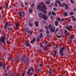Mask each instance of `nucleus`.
<instances>
[{"instance_id":"nucleus-1","label":"nucleus","mask_w":76,"mask_h":76,"mask_svg":"<svg viewBox=\"0 0 76 76\" xmlns=\"http://www.w3.org/2000/svg\"><path fill=\"white\" fill-rule=\"evenodd\" d=\"M38 16L39 17H40V18L43 19L45 20H48V16H46L45 15L43 14V13H39Z\"/></svg>"},{"instance_id":"nucleus-2","label":"nucleus","mask_w":76,"mask_h":76,"mask_svg":"<svg viewBox=\"0 0 76 76\" xmlns=\"http://www.w3.org/2000/svg\"><path fill=\"white\" fill-rule=\"evenodd\" d=\"M66 49V48L64 47H62L59 50L60 54L61 56H64V54H63V51Z\"/></svg>"},{"instance_id":"nucleus-3","label":"nucleus","mask_w":76,"mask_h":76,"mask_svg":"<svg viewBox=\"0 0 76 76\" xmlns=\"http://www.w3.org/2000/svg\"><path fill=\"white\" fill-rule=\"evenodd\" d=\"M48 28L50 30L51 32H54L55 31V28L53 27V26L51 24H50L48 26Z\"/></svg>"},{"instance_id":"nucleus-4","label":"nucleus","mask_w":76,"mask_h":76,"mask_svg":"<svg viewBox=\"0 0 76 76\" xmlns=\"http://www.w3.org/2000/svg\"><path fill=\"white\" fill-rule=\"evenodd\" d=\"M6 39V36H3L1 37V38L0 40L1 42H0V43H1V42H2L3 44H4V43H5V41L4 40H5Z\"/></svg>"},{"instance_id":"nucleus-5","label":"nucleus","mask_w":76,"mask_h":76,"mask_svg":"<svg viewBox=\"0 0 76 76\" xmlns=\"http://www.w3.org/2000/svg\"><path fill=\"white\" fill-rule=\"evenodd\" d=\"M37 10H42L43 9H44V7L41 6L40 4L38 5L37 7Z\"/></svg>"},{"instance_id":"nucleus-6","label":"nucleus","mask_w":76,"mask_h":76,"mask_svg":"<svg viewBox=\"0 0 76 76\" xmlns=\"http://www.w3.org/2000/svg\"><path fill=\"white\" fill-rule=\"evenodd\" d=\"M21 61H23L24 63H28V58L27 57H26L24 59L23 58L22 59Z\"/></svg>"},{"instance_id":"nucleus-7","label":"nucleus","mask_w":76,"mask_h":76,"mask_svg":"<svg viewBox=\"0 0 76 76\" xmlns=\"http://www.w3.org/2000/svg\"><path fill=\"white\" fill-rule=\"evenodd\" d=\"M40 4L41 5H42V6H43V8H44V10H47V8H46V6H45V4H44V3H43L42 2H41L40 3Z\"/></svg>"},{"instance_id":"nucleus-8","label":"nucleus","mask_w":76,"mask_h":76,"mask_svg":"<svg viewBox=\"0 0 76 76\" xmlns=\"http://www.w3.org/2000/svg\"><path fill=\"white\" fill-rule=\"evenodd\" d=\"M58 29H57V28H56V30L55 31V34L56 36L57 37V38H61V36H58L57 35V31H58Z\"/></svg>"},{"instance_id":"nucleus-9","label":"nucleus","mask_w":76,"mask_h":76,"mask_svg":"<svg viewBox=\"0 0 76 76\" xmlns=\"http://www.w3.org/2000/svg\"><path fill=\"white\" fill-rule=\"evenodd\" d=\"M55 2L56 3H58V4H59V6L60 7H63L62 5L61 4V2H60L59 1L56 0L55 1Z\"/></svg>"},{"instance_id":"nucleus-10","label":"nucleus","mask_w":76,"mask_h":76,"mask_svg":"<svg viewBox=\"0 0 76 76\" xmlns=\"http://www.w3.org/2000/svg\"><path fill=\"white\" fill-rule=\"evenodd\" d=\"M25 44L26 47H30L31 44L28 42H25Z\"/></svg>"},{"instance_id":"nucleus-11","label":"nucleus","mask_w":76,"mask_h":76,"mask_svg":"<svg viewBox=\"0 0 76 76\" xmlns=\"http://www.w3.org/2000/svg\"><path fill=\"white\" fill-rule=\"evenodd\" d=\"M39 24V23H38V21H35L34 23V25H35V26L36 27H38V26Z\"/></svg>"},{"instance_id":"nucleus-12","label":"nucleus","mask_w":76,"mask_h":76,"mask_svg":"<svg viewBox=\"0 0 76 76\" xmlns=\"http://www.w3.org/2000/svg\"><path fill=\"white\" fill-rule=\"evenodd\" d=\"M72 28V26H69V27H66V29L68 30V31H70Z\"/></svg>"},{"instance_id":"nucleus-13","label":"nucleus","mask_w":76,"mask_h":76,"mask_svg":"<svg viewBox=\"0 0 76 76\" xmlns=\"http://www.w3.org/2000/svg\"><path fill=\"white\" fill-rule=\"evenodd\" d=\"M55 25L57 26L58 25V22L57 21H56L54 23Z\"/></svg>"},{"instance_id":"nucleus-14","label":"nucleus","mask_w":76,"mask_h":76,"mask_svg":"<svg viewBox=\"0 0 76 76\" xmlns=\"http://www.w3.org/2000/svg\"><path fill=\"white\" fill-rule=\"evenodd\" d=\"M7 25H8V22H7L5 23L4 25V28L6 29V27H7Z\"/></svg>"},{"instance_id":"nucleus-15","label":"nucleus","mask_w":76,"mask_h":76,"mask_svg":"<svg viewBox=\"0 0 76 76\" xmlns=\"http://www.w3.org/2000/svg\"><path fill=\"white\" fill-rule=\"evenodd\" d=\"M56 54H57V52H56V51L54 50L53 51V56H55L56 55Z\"/></svg>"},{"instance_id":"nucleus-16","label":"nucleus","mask_w":76,"mask_h":76,"mask_svg":"<svg viewBox=\"0 0 76 76\" xmlns=\"http://www.w3.org/2000/svg\"><path fill=\"white\" fill-rule=\"evenodd\" d=\"M18 13L20 17L21 18H22V13H21V12H20V11H19Z\"/></svg>"},{"instance_id":"nucleus-17","label":"nucleus","mask_w":76,"mask_h":76,"mask_svg":"<svg viewBox=\"0 0 76 76\" xmlns=\"http://www.w3.org/2000/svg\"><path fill=\"white\" fill-rule=\"evenodd\" d=\"M63 15L64 16H67L68 15L67 13L66 12H64Z\"/></svg>"},{"instance_id":"nucleus-18","label":"nucleus","mask_w":76,"mask_h":76,"mask_svg":"<svg viewBox=\"0 0 76 76\" xmlns=\"http://www.w3.org/2000/svg\"><path fill=\"white\" fill-rule=\"evenodd\" d=\"M7 29L8 30V31H12L13 29H12V28H9L8 27H7Z\"/></svg>"},{"instance_id":"nucleus-19","label":"nucleus","mask_w":76,"mask_h":76,"mask_svg":"<svg viewBox=\"0 0 76 76\" xmlns=\"http://www.w3.org/2000/svg\"><path fill=\"white\" fill-rule=\"evenodd\" d=\"M29 25L30 27H32L33 25V24L29 22Z\"/></svg>"},{"instance_id":"nucleus-20","label":"nucleus","mask_w":76,"mask_h":76,"mask_svg":"<svg viewBox=\"0 0 76 76\" xmlns=\"http://www.w3.org/2000/svg\"><path fill=\"white\" fill-rule=\"evenodd\" d=\"M30 69L31 70V71H32V72L34 71V68L32 66H30Z\"/></svg>"},{"instance_id":"nucleus-21","label":"nucleus","mask_w":76,"mask_h":76,"mask_svg":"<svg viewBox=\"0 0 76 76\" xmlns=\"http://www.w3.org/2000/svg\"><path fill=\"white\" fill-rule=\"evenodd\" d=\"M30 72H31L30 69H28V71L27 72V73L28 75H29V74H30Z\"/></svg>"},{"instance_id":"nucleus-22","label":"nucleus","mask_w":76,"mask_h":76,"mask_svg":"<svg viewBox=\"0 0 76 76\" xmlns=\"http://www.w3.org/2000/svg\"><path fill=\"white\" fill-rule=\"evenodd\" d=\"M40 37H39V38H41L42 37H43V34H42V33H40Z\"/></svg>"},{"instance_id":"nucleus-23","label":"nucleus","mask_w":76,"mask_h":76,"mask_svg":"<svg viewBox=\"0 0 76 76\" xmlns=\"http://www.w3.org/2000/svg\"><path fill=\"white\" fill-rule=\"evenodd\" d=\"M68 7H69V6L67 4L65 6V9H66V10H67L68 9Z\"/></svg>"},{"instance_id":"nucleus-24","label":"nucleus","mask_w":76,"mask_h":76,"mask_svg":"<svg viewBox=\"0 0 76 76\" xmlns=\"http://www.w3.org/2000/svg\"><path fill=\"white\" fill-rule=\"evenodd\" d=\"M49 73L50 74H51L52 73V69H49Z\"/></svg>"},{"instance_id":"nucleus-25","label":"nucleus","mask_w":76,"mask_h":76,"mask_svg":"<svg viewBox=\"0 0 76 76\" xmlns=\"http://www.w3.org/2000/svg\"><path fill=\"white\" fill-rule=\"evenodd\" d=\"M46 4H50V1H47L45 2Z\"/></svg>"},{"instance_id":"nucleus-26","label":"nucleus","mask_w":76,"mask_h":76,"mask_svg":"<svg viewBox=\"0 0 76 76\" xmlns=\"http://www.w3.org/2000/svg\"><path fill=\"white\" fill-rule=\"evenodd\" d=\"M20 57H18L16 58L15 59V61H17V60H18L19 59Z\"/></svg>"},{"instance_id":"nucleus-27","label":"nucleus","mask_w":76,"mask_h":76,"mask_svg":"<svg viewBox=\"0 0 76 76\" xmlns=\"http://www.w3.org/2000/svg\"><path fill=\"white\" fill-rule=\"evenodd\" d=\"M44 9H43L41 11H42V12H44V13L45 14L47 13V12H46V11H45V10H44Z\"/></svg>"},{"instance_id":"nucleus-28","label":"nucleus","mask_w":76,"mask_h":76,"mask_svg":"<svg viewBox=\"0 0 76 76\" xmlns=\"http://www.w3.org/2000/svg\"><path fill=\"white\" fill-rule=\"evenodd\" d=\"M46 32L47 34H49L50 32H49V31H48V29H47Z\"/></svg>"},{"instance_id":"nucleus-29","label":"nucleus","mask_w":76,"mask_h":76,"mask_svg":"<svg viewBox=\"0 0 76 76\" xmlns=\"http://www.w3.org/2000/svg\"><path fill=\"white\" fill-rule=\"evenodd\" d=\"M66 4H67L65 3H62V7H63V6H66Z\"/></svg>"},{"instance_id":"nucleus-30","label":"nucleus","mask_w":76,"mask_h":76,"mask_svg":"<svg viewBox=\"0 0 76 76\" xmlns=\"http://www.w3.org/2000/svg\"><path fill=\"white\" fill-rule=\"evenodd\" d=\"M56 13L55 12H54L53 11L52 12V15H56Z\"/></svg>"},{"instance_id":"nucleus-31","label":"nucleus","mask_w":76,"mask_h":76,"mask_svg":"<svg viewBox=\"0 0 76 76\" xmlns=\"http://www.w3.org/2000/svg\"><path fill=\"white\" fill-rule=\"evenodd\" d=\"M47 50V48H46L45 46H44L43 48V50L44 51H45Z\"/></svg>"},{"instance_id":"nucleus-32","label":"nucleus","mask_w":76,"mask_h":76,"mask_svg":"<svg viewBox=\"0 0 76 76\" xmlns=\"http://www.w3.org/2000/svg\"><path fill=\"white\" fill-rule=\"evenodd\" d=\"M30 35L31 36L32 35V33H33V31H31L30 32Z\"/></svg>"},{"instance_id":"nucleus-33","label":"nucleus","mask_w":76,"mask_h":76,"mask_svg":"<svg viewBox=\"0 0 76 76\" xmlns=\"http://www.w3.org/2000/svg\"><path fill=\"white\" fill-rule=\"evenodd\" d=\"M15 26H15L16 29H17L18 27V24H15Z\"/></svg>"},{"instance_id":"nucleus-34","label":"nucleus","mask_w":76,"mask_h":76,"mask_svg":"<svg viewBox=\"0 0 76 76\" xmlns=\"http://www.w3.org/2000/svg\"><path fill=\"white\" fill-rule=\"evenodd\" d=\"M73 15V12H71L69 14L70 16H71V15Z\"/></svg>"},{"instance_id":"nucleus-35","label":"nucleus","mask_w":76,"mask_h":76,"mask_svg":"<svg viewBox=\"0 0 76 76\" xmlns=\"http://www.w3.org/2000/svg\"><path fill=\"white\" fill-rule=\"evenodd\" d=\"M69 39H73V36H70V37H69Z\"/></svg>"},{"instance_id":"nucleus-36","label":"nucleus","mask_w":76,"mask_h":76,"mask_svg":"<svg viewBox=\"0 0 76 76\" xmlns=\"http://www.w3.org/2000/svg\"><path fill=\"white\" fill-rule=\"evenodd\" d=\"M29 12H30V13H32V10L31 9H30Z\"/></svg>"},{"instance_id":"nucleus-37","label":"nucleus","mask_w":76,"mask_h":76,"mask_svg":"<svg viewBox=\"0 0 76 76\" xmlns=\"http://www.w3.org/2000/svg\"><path fill=\"white\" fill-rule=\"evenodd\" d=\"M34 42H35L36 41V38H34L32 40Z\"/></svg>"},{"instance_id":"nucleus-38","label":"nucleus","mask_w":76,"mask_h":76,"mask_svg":"<svg viewBox=\"0 0 76 76\" xmlns=\"http://www.w3.org/2000/svg\"><path fill=\"white\" fill-rule=\"evenodd\" d=\"M58 44H56V45L55 46V48H56V49H57V48H58Z\"/></svg>"},{"instance_id":"nucleus-39","label":"nucleus","mask_w":76,"mask_h":76,"mask_svg":"<svg viewBox=\"0 0 76 76\" xmlns=\"http://www.w3.org/2000/svg\"><path fill=\"white\" fill-rule=\"evenodd\" d=\"M4 66L3 67V69H5V63H4Z\"/></svg>"},{"instance_id":"nucleus-40","label":"nucleus","mask_w":76,"mask_h":76,"mask_svg":"<svg viewBox=\"0 0 76 76\" xmlns=\"http://www.w3.org/2000/svg\"><path fill=\"white\" fill-rule=\"evenodd\" d=\"M64 34H67V31L66 29L65 30V31H64Z\"/></svg>"},{"instance_id":"nucleus-41","label":"nucleus","mask_w":76,"mask_h":76,"mask_svg":"<svg viewBox=\"0 0 76 76\" xmlns=\"http://www.w3.org/2000/svg\"><path fill=\"white\" fill-rule=\"evenodd\" d=\"M40 46H41V47L42 48V47H43V45H42V43L40 42Z\"/></svg>"},{"instance_id":"nucleus-42","label":"nucleus","mask_w":76,"mask_h":76,"mask_svg":"<svg viewBox=\"0 0 76 76\" xmlns=\"http://www.w3.org/2000/svg\"><path fill=\"white\" fill-rule=\"evenodd\" d=\"M56 20H58V21H60V20L59 19V18H56Z\"/></svg>"},{"instance_id":"nucleus-43","label":"nucleus","mask_w":76,"mask_h":76,"mask_svg":"<svg viewBox=\"0 0 76 76\" xmlns=\"http://www.w3.org/2000/svg\"><path fill=\"white\" fill-rule=\"evenodd\" d=\"M3 65V64H2V63H0V67H2Z\"/></svg>"},{"instance_id":"nucleus-44","label":"nucleus","mask_w":76,"mask_h":76,"mask_svg":"<svg viewBox=\"0 0 76 76\" xmlns=\"http://www.w3.org/2000/svg\"><path fill=\"white\" fill-rule=\"evenodd\" d=\"M39 41H40V39H39V38H37V42H39Z\"/></svg>"},{"instance_id":"nucleus-45","label":"nucleus","mask_w":76,"mask_h":76,"mask_svg":"<svg viewBox=\"0 0 76 76\" xmlns=\"http://www.w3.org/2000/svg\"><path fill=\"white\" fill-rule=\"evenodd\" d=\"M53 10H54V11H57V10H56V8H54L53 9Z\"/></svg>"},{"instance_id":"nucleus-46","label":"nucleus","mask_w":76,"mask_h":76,"mask_svg":"<svg viewBox=\"0 0 76 76\" xmlns=\"http://www.w3.org/2000/svg\"><path fill=\"white\" fill-rule=\"evenodd\" d=\"M34 6H35V4L34 3H33L31 5V6L32 7H34Z\"/></svg>"},{"instance_id":"nucleus-47","label":"nucleus","mask_w":76,"mask_h":76,"mask_svg":"<svg viewBox=\"0 0 76 76\" xmlns=\"http://www.w3.org/2000/svg\"><path fill=\"white\" fill-rule=\"evenodd\" d=\"M70 1L71 2V3H74V2H73V0H70Z\"/></svg>"},{"instance_id":"nucleus-48","label":"nucleus","mask_w":76,"mask_h":76,"mask_svg":"<svg viewBox=\"0 0 76 76\" xmlns=\"http://www.w3.org/2000/svg\"><path fill=\"white\" fill-rule=\"evenodd\" d=\"M55 7H57V3H55Z\"/></svg>"},{"instance_id":"nucleus-49","label":"nucleus","mask_w":76,"mask_h":76,"mask_svg":"<svg viewBox=\"0 0 76 76\" xmlns=\"http://www.w3.org/2000/svg\"><path fill=\"white\" fill-rule=\"evenodd\" d=\"M72 20V21H76V19L75 18H73Z\"/></svg>"},{"instance_id":"nucleus-50","label":"nucleus","mask_w":76,"mask_h":76,"mask_svg":"<svg viewBox=\"0 0 76 76\" xmlns=\"http://www.w3.org/2000/svg\"><path fill=\"white\" fill-rule=\"evenodd\" d=\"M22 13L23 14V15H25V12L23 11L22 12Z\"/></svg>"},{"instance_id":"nucleus-51","label":"nucleus","mask_w":76,"mask_h":76,"mask_svg":"<svg viewBox=\"0 0 76 76\" xmlns=\"http://www.w3.org/2000/svg\"><path fill=\"white\" fill-rule=\"evenodd\" d=\"M49 14H48V16H50V15H51V12L49 11L48 12Z\"/></svg>"},{"instance_id":"nucleus-52","label":"nucleus","mask_w":76,"mask_h":76,"mask_svg":"<svg viewBox=\"0 0 76 76\" xmlns=\"http://www.w3.org/2000/svg\"><path fill=\"white\" fill-rule=\"evenodd\" d=\"M50 18L51 20H53V16H51Z\"/></svg>"},{"instance_id":"nucleus-53","label":"nucleus","mask_w":76,"mask_h":76,"mask_svg":"<svg viewBox=\"0 0 76 76\" xmlns=\"http://www.w3.org/2000/svg\"><path fill=\"white\" fill-rule=\"evenodd\" d=\"M39 53H40V54H41V53H42V50H39Z\"/></svg>"},{"instance_id":"nucleus-54","label":"nucleus","mask_w":76,"mask_h":76,"mask_svg":"<svg viewBox=\"0 0 76 76\" xmlns=\"http://www.w3.org/2000/svg\"><path fill=\"white\" fill-rule=\"evenodd\" d=\"M34 42L33 40L31 41L30 42V43H31V44H32V43H34Z\"/></svg>"},{"instance_id":"nucleus-55","label":"nucleus","mask_w":76,"mask_h":76,"mask_svg":"<svg viewBox=\"0 0 76 76\" xmlns=\"http://www.w3.org/2000/svg\"><path fill=\"white\" fill-rule=\"evenodd\" d=\"M7 6H8V4H6V8H7Z\"/></svg>"},{"instance_id":"nucleus-56","label":"nucleus","mask_w":76,"mask_h":76,"mask_svg":"<svg viewBox=\"0 0 76 76\" xmlns=\"http://www.w3.org/2000/svg\"><path fill=\"white\" fill-rule=\"evenodd\" d=\"M7 43L8 44H10V42H9V41H7Z\"/></svg>"},{"instance_id":"nucleus-57","label":"nucleus","mask_w":76,"mask_h":76,"mask_svg":"<svg viewBox=\"0 0 76 76\" xmlns=\"http://www.w3.org/2000/svg\"><path fill=\"white\" fill-rule=\"evenodd\" d=\"M22 76H25V74L23 73H22L21 74Z\"/></svg>"},{"instance_id":"nucleus-58","label":"nucleus","mask_w":76,"mask_h":76,"mask_svg":"<svg viewBox=\"0 0 76 76\" xmlns=\"http://www.w3.org/2000/svg\"><path fill=\"white\" fill-rule=\"evenodd\" d=\"M10 75L11 76H14V74L13 73H11V74H10Z\"/></svg>"},{"instance_id":"nucleus-59","label":"nucleus","mask_w":76,"mask_h":76,"mask_svg":"<svg viewBox=\"0 0 76 76\" xmlns=\"http://www.w3.org/2000/svg\"><path fill=\"white\" fill-rule=\"evenodd\" d=\"M66 24V22H65L62 23V25H64Z\"/></svg>"},{"instance_id":"nucleus-60","label":"nucleus","mask_w":76,"mask_h":76,"mask_svg":"<svg viewBox=\"0 0 76 76\" xmlns=\"http://www.w3.org/2000/svg\"><path fill=\"white\" fill-rule=\"evenodd\" d=\"M28 4V3L27 2H25V5H27Z\"/></svg>"},{"instance_id":"nucleus-61","label":"nucleus","mask_w":76,"mask_h":76,"mask_svg":"<svg viewBox=\"0 0 76 76\" xmlns=\"http://www.w3.org/2000/svg\"><path fill=\"white\" fill-rule=\"evenodd\" d=\"M4 75L6 76H7V74L6 73H4Z\"/></svg>"},{"instance_id":"nucleus-62","label":"nucleus","mask_w":76,"mask_h":76,"mask_svg":"<svg viewBox=\"0 0 76 76\" xmlns=\"http://www.w3.org/2000/svg\"><path fill=\"white\" fill-rule=\"evenodd\" d=\"M47 46H48V47H51L50 45H49L48 44H47Z\"/></svg>"},{"instance_id":"nucleus-63","label":"nucleus","mask_w":76,"mask_h":76,"mask_svg":"<svg viewBox=\"0 0 76 76\" xmlns=\"http://www.w3.org/2000/svg\"><path fill=\"white\" fill-rule=\"evenodd\" d=\"M45 28L46 29H48V27H47V26H45Z\"/></svg>"},{"instance_id":"nucleus-64","label":"nucleus","mask_w":76,"mask_h":76,"mask_svg":"<svg viewBox=\"0 0 76 76\" xmlns=\"http://www.w3.org/2000/svg\"><path fill=\"white\" fill-rule=\"evenodd\" d=\"M40 32H42L43 31H42V29H40Z\"/></svg>"}]
</instances>
